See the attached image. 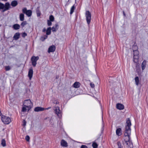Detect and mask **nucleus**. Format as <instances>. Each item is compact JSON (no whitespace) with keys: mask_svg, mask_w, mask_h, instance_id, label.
<instances>
[{"mask_svg":"<svg viewBox=\"0 0 148 148\" xmlns=\"http://www.w3.org/2000/svg\"><path fill=\"white\" fill-rule=\"evenodd\" d=\"M126 123V125L125 127L124 133L125 138L124 140L127 145L130 148H133V145L130 138L131 131L130 126L131 125V123L129 118L127 119Z\"/></svg>","mask_w":148,"mask_h":148,"instance_id":"f257e3e1","label":"nucleus"},{"mask_svg":"<svg viewBox=\"0 0 148 148\" xmlns=\"http://www.w3.org/2000/svg\"><path fill=\"white\" fill-rule=\"evenodd\" d=\"M10 6L9 2L6 3L5 5L0 3V10H2V12H4L10 8Z\"/></svg>","mask_w":148,"mask_h":148,"instance_id":"f03ea898","label":"nucleus"},{"mask_svg":"<svg viewBox=\"0 0 148 148\" xmlns=\"http://www.w3.org/2000/svg\"><path fill=\"white\" fill-rule=\"evenodd\" d=\"M85 16L87 23L89 25L91 22V15L90 12L88 10L86 11L85 13Z\"/></svg>","mask_w":148,"mask_h":148,"instance_id":"7ed1b4c3","label":"nucleus"},{"mask_svg":"<svg viewBox=\"0 0 148 148\" xmlns=\"http://www.w3.org/2000/svg\"><path fill=\"white\" fill-rule=\"evenodd\" d=\"M31 103L32 104L30 100H26L24 101L23 105L24 106L27 108L28 111L31 109Z\"/></svg>","mask_w":148,"mask_h":148,"instance_id":"20e7f679","label":"nucleus"},{"mask_svg":"<svg viewBox=\"0 0 148 148\" xmlns=\"http://www.w3.org/2000/svg\"><path fill=\"white\" fill-rule=\"evenodd\" d=\"M1 120L5 124H8L11 122V119L9 117L6 116L1 117Z\"/></svg>","mask_w":148,"mask_h":148,"instance_id":"39448f33","label":"nucleus"},{"mask_svg":"<svg viewBox=\"0 0 148 148\" xmlns=\"http://www.w3.org/2000/svg\"><path fill=\"white\" fill-rule=\"evenodd\" d=\"M39 57L38 56H33L31 58V60L32 65L35 67L37 64L36 62L39 59Z\"/></svg>","mask_w":148,"mask_h":148,"instance_id":"423d86ee","label":"nucleus"},{"mask_svg":"<svg viewBox=\"0 0 148 148\" xmlns=\"http://www.w3.org/2000/svg\"><path fill=\"white\" fill-rule=\"evenodd\" d=\"M23 12L26 14L28 17L30 16L32 14V11L30 10H27L26 8H24L22 9Z\"/></svg>","mask_w":148,"mask_h":148,"instance_id":"0eeeda50","label":"nucleus"},{"mask_svg":"<svg viewBox=\"0 0 148 148\" xmlns=\"http://www.w3.org/2000/svg\"><path fill=\"white\" fill-rule=\"evenodd\" d=\"M54 110L56 114L58 116L59 118H60L61 116V111L60 110L59 107H55L54 109Z\"/></svg>","mask_w":148,"mask_h":148,"instance_id":"6e6552de","label":"nucleus"},{"mask_svg":"<svg viewBox=\"0 0 148 148\" xmlns=\"http://www.w3.org/2000/svg\"><path fill=\"white\" fill-rule=\"evenodd\" d=\"M33 68L31 67L29 70L28 73V76L29 77V79L31 80L33 76Z\"/></svg>","mask_w":148,"mask_h":148,"instance_id":"1a4fd4ad","label":"nucleus"},{"mask_svg":"<svg viewBox=\"0 0 148 148\" xmlns=\"http://www.w3.org/2000/svg\"><path fill=\"white\" fill-rule=\"evenodd\" d=\"M116 108L118 109L121 110L124 109V106L123 104L118 103L116 105Z\"/></svg>","mask_w":148,"mask_h":148,"instance_id":"9d476101","label":"nucleus"},{"mask_svg":"<svg viewBox=\"0 0 148 148\" xmlns=\"http://www.w3.org/2000/svg\"><path fill=\"white\" fill-rule=\"evenodd\" d=\"M56 50V47L54 45H52L49 47L48 49V52L49 53L51 52H53Z\"/></svg>","mask_w":148,"mask_h":148,"instance_id":"9b49d317","label":"nucleus"},{"mask_svg":"<svg viewBox=\"0 0 148 148\" xmlns=\"http://www.w3.org/2000/svg\"><path fill=\"white\" fill-rule=\"evenodd\" d=\"M44 110L45 108H44L39 107H36L34 109V111L36 112L43 111Z\"/></svg>","mask_w":148,"mask_h":148,"instance_id":"f8f14e48","label":"nucleus"},{"mask_svg":"<svg viewBox=\"0 0 148 148\" xmlns=\"http://www.w3.org/2000/svg\"><path fill=\"white\" fill-rule=\"evenodd\" d=\"M61 145L64 147H67L68 146L66 142L64 140H62L61 141Z\"/></svg>","mask_w":148,"mask_h":148,"instance_id":"ddd939ff","label":"nucleus"},{"mask_svg":"<svg viewBox=\"0 0 148 148\" xmlns=\"http://www.w3.org/2000/svg\"><path fill=\"white\" fill-rule=\"evenodd\" d=\"M20 33L19 32H17L14 34L13 37V38L15 40H17L20 37Z\"/></svg>","mask_w":148,"mask_h":148,"instance_id":"4468645a","label":"nucleus"},{"mask_svg":"<svg viewBox=\"0 0 148 148\" xmlns=\"http://www.w3.org/2000/svg\"><path fill=\"white\" fill-rule=\"evenodd\" d=\"M116 134L119 136L121 135V128H119L117 129L116 131Z\"/></svg>","mask_w":148,"mask_h":148,"instance_id":"2eb2a0df","label":"nucleus"},{"mask_svg":"<svg viewBox=\"0 0 148 148\" xmlns=\"http://www.w3.org/2000/svg\"><path fill=\"white\" fill-rule=\"evenodd\" d=\"M12 28L15 30H17L20 29V26L18 24H16L13 25Z\"/></svg>","mask_w":148,"mask_h":148,"instance_id":"dca6fc26","label":"nucleus"},{"mask_svg":"<svg viewBox=\"0 0 148 148\" xmlns=\"http://www.w3.org/2000/svg\"><path fill=\"white\" fill-rule=\"evenodd\" d=\"M80 84L79 82H75L73 84V86L74 87L77 88L80 86Z\"/></svg>","mask_w":148,"mask_h":148,"instance_id":"f3484780","label":"nucleus"},{"mask_svg":"<svg viewBox=\"0 0 148 148\" xmlns=\"http://www.w3.org/2000/svg\"><path fill=\"white\" fill-rule=\"evenodd\" d=\"M11 5L12 7H15L18 5V2L16 0L13 1L11 2Z\"/></svg>","mask_w":148,"mask_h":148,"instance_id":"a211bd4d","label":"nucleus"},{"mask_svg":"<svg viewBox=\"0 0 148 148\" xmlns=\"http://www.w3.org/2000/svg\"><path fill=\"white\" fill-rule=\"evenodd\" d=\"M146 62L145 60H144L142 63L141 67L143 70H144L146 66Z\"/></svg>","mask_w":148,"mask_h":148,"instance_id":"6ab92c4d","label":"nucleus"},{"mask_svg":"<svg viewBox=\"0 0 148 148\" xmlns=\"http://www.w3.org/2000/svg\"><path fill=\"white\" fill-rule=\"evenodd\" d=\"M139 58L138 56H134L133 59L134 62L135 63H137L138 61V59Z\"/></svg>","mask_w":148,"mask_h":148,"instance_id":"aec40b11","label":"nucleus"},{"mask_svg":"<svg viewBox=\"0 0 148 148\" xmlns=\"http://www.w3.org/2000/svg\"><path fill=\"white\" fill-rule=\"evenodd\" d=\"M135 80L136 84L137 86H138L139 84V78L138 77L136 76L135 78Z\"/></svg>","mask_w":148,"mask_h":148,"instance_id":"412c9836","label":"nucleus"},{"mask_svg":"<svg viewBox=\"0 0 148 148\" xmlns=\"http://www.w3.org/2000/svg\"><path fill=\"white\" fill-rule=\"evenodd\" d=\"M20 20L21 21H23L24 19V15L23 13H21L19 16Z\"/></svg>","mask_w":148,"mask_h":148,"instance_id":"4be33fe9","label":"nucleus"},{"mask_svg":"<svg viewBox=\"0 0 148 148\" xmlns=\"http://www.w3.org/2000/svg\"><path fill=\"white\" fill-rule=\"evenodd\" d=\"M51 27H48L46 30V35L50 34L51 33Z\"/></svg>","mask_w":148,"mask_h":148,"instance_id":"5701e85b","label":"nucleus"},{"mask_svg":"<svg viewBox=\"0 0 148 148\" xmlns=\"http://www.w3.org/2000/svg\"><path fill=\"white\" fill-rule=\"evenodd\" d=\"M39 8V7H38L36 10V12L38 16H39L40 15L41 13Z\"/></svg>","mask_w":148,"mask_h":148,"instance_id":"b1692460","label":"nucleus"},{"mask_svg":"<svg viewBox=\"0 0 148 148\" xmlns=\"http://www.w3.org/2000/svg\"><path fill=\"white\" fill-rule=\"evenodd\" d=\"M48 37L47 36L45 35H44V36H41L40 38V40H41L42 41H44Z\"/></svg>","mask_w":148,"mask_h":148,"instance_id":"393cba45","label":"nucleus"},{"mask_svg":"<svg viewBox=\"0 0 148 148\" xmlns=\"http://www.w3.org/2000/svg\"><path fill=\"white\" fill-rule=\"evenodd\" d=\"M1 144L3 147H5L6 145V142L5 140L3 139L1 140Z\"/></svg>","mask_w":148,"mask_h":148,"instance_id":"a878e982","label":"nucleus"},{"mask_svg":"<svg viewBox=\"0 0 148 148\" xmlns=\"http://www.w3.org/2000/svg\"><path fill=\"white\" fill-rule=\"evenodd\" d=\"M75 9V7L73 5L72 6V7H71V8L70 12V14H72L73 13V12H74Z\"/></svg>","mask_w":148,"mask_h":148,"instance_id":"bb28decb","label":"nucleus"},{"mask_svg":"<svg viewBox=\"0 0 148 148\" xmlns=\"http://www.w3.org/2000/svg\"><path fill=\"white\" fill-rule=\"evenodd\" d=\"M92 145L93 148H97L98 146L97 144L95 142L93 143Z\"/></svg>","mask_w":148,"mask_h":148,"instance_id":"cd10ccee","label":"nucleus"},{"mask_svg":"<svg viewBox=\"0 0 148 148\" xmlns=\"http://www.w3.org/2000/svg\"><path fill=\"white\" fill-rule=\"evenodd\" d=\"M49 21L52 22L54 20V18L52 15H51L49 17Z\"/></svg>","mask_w":148,"mask_h":148,"instance_id":"c85d7f7f","label":"nucleus"},{"mask_svg":"<svg viewBox=\"0 0 148 148\" xmlns=\"http://www.w3.org/2000/svg\"><path fill=\"white\" fill-rule=\"evenodd\" d=\"M27 24V22L26 21H24L21 23V25L22 26V27H24L25 25H26Z\"/></svg>","mask_w":148,"mask_h":148,"instance_id":"c756f323","label":"nucleus"},{"mask_svg":"<svg viewBox=\"0 0 148 148\" xmlns=\"http://www.w3.org/2000/svg\"><path fill=\"white\" fill-rule=\"evenodd\" d=\"M138 56V52L136 49L135 51L134 50V56Z\"/></svg>","mask_w":148,"mask_h":148,"instance_id":"7c9ffc66","label":"nucleus"},{"mask_svg":"<svg viewBox=\"0 0 148 148\" xmlns=\"http://www.w3.org/2000/svg\"><path fill=\"white\" fill-rule=\"evenodd\" d=\"M5 69L6 71H9L11 69V68L9 66H5Z\"/></svg>","mask_w":148,"mask_h":148,"instance_id":"2f4dec72","label":"nucleus"},{"mask_svg":"<svg viewBox=\"0 0 148 148\" xmlns=\"http://www.w3.org/2000/svg\"><path fill=\"white\" fill-rule=\"evenodd\" d=\"M117 145L119 147L118 148H123V146H121V144L119 142H117Z\"/></svg>","mask_w":148,"mask_h":148,"instance_id":"473e14b6","label":"nucleus"},{"mask_svg":"<svg viewBox=\"0 0 148 148\" xmlns=\"http://www.w3.org/2000/svg\"><path fill=\"white\" fill-rule=\"evenodd\" d=\"M27 36V34L25 32L23 33L22 34V36L23 38H25Z\"/></svg>","mask_w":148,"mask_h":148,"instance_id":"72a5a7b5","label":"nucleus"},{"mask_svg":"<svg viewBox=\"0 0 148 148\" xmlns=\"http://www.w3.org/2000/svg\"><path fill=\"white\" fill-rule=\"evenodd\" d=\"M27 108L25 106L23 107L22 108V111L23 112H26L27 110Z\"/></svg>","mask_w":148,"mask_h":148,"instance_id":"f704fd0d","label":"nucleus"},{"mask_svg":"<svg viewBox=\"0 0 148 148\" xmlns=\"http://www.w3.org/2000/svg\"><path fill=\"white\" fill-rule=\"evenodd\" d=\"M52 31L53 32H56V30H57L56 29V28L54 26H53L52 28Z\"/></svg>","mask_w":148,"mask_h":148,"instance_id":"c9c22d12","label":"nucleus"},{"mask_svg":"<svg viewBox=\"0 0 148 148\" xmlns=\"http://www.w3.org/2000/svg\"><path fill=\"white\" fill-rule=\"evenodd\" d=\"M51 22L52 21L49 20H47V24L48 26H50L51 25L52 23Z\"/></svg>","mask_w":148,"mask_h":148,"instance_id":"e433bc0d","label":"nucleus"},{"mask_svg":"<svg viewBox=\"0 0 148 148\" xmlns=\"http://www.w3.org/2000/svg\"><path fill=\"white\" fill-rule=\"evenodd\" d=\"M30 138L29 136L27 135L25 137V139L27 141L29 140Z\"/></svg>","mask_w":148,"mask_h":148,"instance_id":"4c0bfd02","label":"nucleus"},{"mask_svg":"<svg viewBox=\"0 0 148 148\" xmlns=\"http://www.w3.org/2000/svg\"><path fill=\"white\" fill-rule=\"evenodd\" d=\"M26 121L24 120H23V126H25L26 125Z\"/></svg>","mask_w":148,"mask_h":148,"instance_id":"58836bf2","label":"nucleus"},{"mask_svg":"<svg viewBox=\"0 0 148 148\" xmlns=\"http://www.w3.org/2000/svg\"><path fill=\"white\" fill-rule=\"evenodd\" d=\"M81 148H88V147L86 145H82L81 147Z\"/></svg>","mask_w":148,"mask_h":148,"instance_id":"ea45409f","label":"nucleus"},{"mask_svg":"<svg viewBox=\"0 0 148 148\" xmlns=\"http://www.w3.org/2000/svg\"><path fill=\"white\" fill-rule=\"evenodd\" d=\"M54 104H59V102L58 101H56V100H55L53 102Z\"/></svg>","mask_w":148,"mask_h":148,"instance_id":"a19ab883","label":"nucleus"},{"mask_svg":"<svg viewBox=\"0 0 148 148\" xmlns=\"http://www.w3.org/2000/svg\"><path fill=\"white\" fill-rule=\"evenodd\" d=\"M90 85L91 87L92 88H94L95 87V85L93 84L92 83H90Z\"/></svg>","mask_w":148,"mask_h":148,"instance_id":"79ce46f5","label":"nucleus"},{"mask_svg":"<svg viewBox=\"0 0 148 148\" xmlns=\"http://www.w3.org/2000/svg\"><path fill=\"white\" fill-rule=\"evenodd\" d=\"M58 26V23H56L55 24V27L56 28V29L58 30V28L57 27Z\"/></svg>","mask_w":148,"mask_h":148,"instance_id":"37998d69","label":"nucleus"},{"mask_svg":"<svg viewBox=\"0 0 148 148\" xmlns=\"http://www.w3.org/2000/svg\"><path fill=\"white\" fill-rule=\"evenodd\" d=\"M46 31V29H45V28H44L43 29H42V32H45V31Z\"/></svg>","mask_w":148,"mask_h":148,"instance_id":"c03bdc74","label":"nucleus"},{"mask_svg":"<svg viewBox=\"0 0 148 148\" xmlns=\"http://www.w3.org/2000/svg\"><path fill=\"white\" fill-rule=\"evenodd\" d=\"M51 108V107H48V108H45V110H48L49 109H50Z\"/></svg>","mask_w":148,"mask_h":148,"instance_id":"a18cd8bd","label":"nucleus"},{"mask_svg":"<svg viewBox=\"0 0 148 148\" xmlns=\"http://www.w3.org/2000/svg\"><path fill=\"white\" fill-rule=\"evenodd\" d=\"M123 15L124 16H126L125 14V12L124 11H123Z\"/></svg>","mask_w":148,"mask_h":148,"instance_id":"49530a36","label":"nucleus"},{"mask_svg":"<svg viewBox=\"0 0 148 148\" xmlns=\"http://www.w3.org/2000/svg\"><path fill=\"white\" fill-rule=\"evenodd\" d=\"M2 1H7L8 0H2Z\"/></svg>","mask_w":148,"mask_h":148,"instance_id":"de8ad7c7","label":"nucleus"},{"mask_svg":"<svg viewBox=\"0 0 148 148\" xmlns=\"http://www.w3.org/2000/svg\"><path fill=\"white\" fill-rule=\"evenodd\" d=\"M58 77H57V76L56 77V79H58Z\"/></svg>","mask_w":148,"mask_h":148,"instance_id":"09e8293b","label":"nucleus"},{"mask_svg":"<svg viewBox=\"0 0 148 148\" xmlns=\"http://www.w3.org/2000/svg\"><path fill=\"white\" fill-rule=\"evenodd\" d=\"M135 47H136V49H137L138 47L136 46H135Z\"/></svg>","mask_w":148,"mask_h":148,"instance_id":"8fccbe9b","label":"nucleus"},{"mask_svg":"<svg viewBox=\"0 0 148 148\" xmlns=\"http://www.w3.org/2000/svg\"><path fill=\"white\" fill-rule=\"evenodd\" d=\"M51 119L50 120V121H51Z\"/></svg>","mask_w":148,"mask_h":148,"instance_id":"3c124183","label":"nucleus"},{"mask_svg":"<svg viewBox=\"0 0 148 148\" xmlns=\"http://www.w3.org/2000/svg\"><path fill=\"white\" fill-rule=\"evenodd\" d=\"M128 144H129V145L130 144L129 143H128Z\"/></svg>","mask_w":148,"mask_h":148,"instance_id":"603ef678","label":"nucleus"},{"mask_svg":"<svg viewBox=\"0 0 148 148\" xmlns=\"http://www.w3.org/2000/svg\"><path fill=\"white\" fill-rule=\"evenodd\" d=\"M69 0H68V1H69Z\"/></svg>","mask_w":148,"mask_h":148,"instance_id":"864d4df0","label":"nucleus"}]
</instances>
